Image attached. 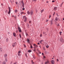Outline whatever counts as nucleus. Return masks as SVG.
Wrapping results in <instances>:
<instances>
[{"label": "nucleus", "instance_id": "34", "mask_svg": "<svg viewBox=\"0 0 64 64\" xmlns=\"http://www.w3.org/2000/svg\"><path fill=\"white\" fill-rule=\"evenodd\" d=\"M19 36H20V38H21V34H19Z\"/></svg>", "mask_w": 64, "mask_h": 64}, {"label": "nucleus", "instance_id": "17", "mask_svg": "<svg viewBox=\"0 0 64 64\" xmlns=\"http://www.w3.org/2000/svg\"><path fill=\"white\" fill-rule=\"evenodd\" d=\"M27 14H28V15H29L30 14V13L29 12V11H28L27 12Z\"/></svg>", "mask_w": 64, "mask_h": 64}, {"label": "nucleus", "instance_id": "56", "mask_svg": "<svg viewBox=\"0 0 64 64\" xmlns=\"http://www.w3.org/2000/svg\"><path fill=\"white\" fill-rule=\"evenodd\" d=\"M45 33V32H43V34H44Z\"/></svg>", "mask_w": 64, "mask_h": 64}, {"label": "nucleus", "instance_id": "26", "mask_svg": "<svg viewBox=\"0 0 64 64\" xmlns=\"http://www.w3.org/2000/svg\"><path fill=\"white\" fill-rule=\"evenodd\" d=\"M49 17V18L50 19V18L51 17V15H50Z\"/></svg>", "mask_w": 64, "mask_h": 64}, {"label": "nucleus", "instance_id": "8", "mask_svg": "<svg viewBox=\"0 0 64 64\" xmlns=\"http://www.w3.org/2000/svg\"><path fill=\"white\" fill-rule=\"evenodd\" d=\"M49 63V60H47V61L45 62V64H48Z\"/></svg>", "mask_w": 64, "mask_h": 64}, {"label": "nucleus", "instance_id": "20", "mask_svg": "<svg viewBox=\"0 0 64 64\" xmlns=\"http://www.w3.org/2000/svg\"><path fill=\"white\" fill-rule=\"evenodd\" d=\"M25 14V13H24V12H21V14L22 15V14Z\"/></svg>", "mask_w": 64, "mask_h": 64}, {"label": "nucleus", "instance_id": "21", "mask_svg": "<svg viewBox=\"0 0 64 64\" xmlns=\"http://www.w3.org/2000/svg\"><path fill=\"white\" fill-rule=\"evenodd\" d=\"M4 56L5 57H6L7 56V55L6 54H5L4 55Z\"/></svg>", "mask_w": 64, "mask_h": 64}, {"label": "nucleus", "instance_id": "16", "mask_svg": "<svg viewBox=\"0 0 64 64\" xmlns=\"http://www.w3.org/2000/svg\"><path fill=\"white\" fill-rule=\"evenodd\" d=\"M6 62H2L3 64H6Z\"/></svg>", "mask_w": 64, "mask_h": 64}, {"label": "nucleus", "instance_id": "58", "mask_svg": "<svg viewBox=\"0 0 64 64\" xmlns=\"http://www.w3.org/2000/svg\"><path fill=\"white\" fill-rule=\"evenodd\" d=\"M16 4H17V2H16Z\"/></svg>", "mask_w": 64, "mask_h": 64}, {"label": "nucleus", "instance_id": "38", "mask_svg": "<svg viewBox=\"0 0 64 64\" xmlns=\"http://www.w3.org/2000/svg\"><path fill=\"white\" fill-rule=\"evenodd\" d=\"M17 64V62H15V63H14V64Z\"/></svg>", "mask_w": 64, "mask_h": 64}, {"label": "nucleus", "instance_id": "5", "mask_svg": "<svg viewBox=\"0 0 64 64\" xmlns=\"http://www.w3.org/2000/svg\"><path fill=\"white\" fill-rule=\"evenodd\" d=\"M53 18H52L50 21V24L51 25H52L53 24Z\"/></svg>", "mask_w": 64, "mask_h": 64}, {"label": "nucleus", "instance_id": "19", "mask_svg": "<svg viewBox=\"0 0 64 64\" xmlns=\"http://www.w3.org/2000/svg\"><path fill=\"white\" fill-rule=\"evenodd\" d=\"M26 25L27 27H28V28H29V24H28V23H27Z\"/></svg>", "mask_w": 64, "mask_h": 64}, {"label": "nucleus", "instance_id": "48", "mask_svg": "<svg viewBox=\"0 0 64 64\" xmlns=\"http://www.w3.org/2000/svg\"><path fill=\"white\" fill-rule=\"evenodd\" d=\"M17 32H18L17 30H16V33H17Z\"/></svg>", "mask_w": 64, "mask_h": 64}, {"label": "nucleus", "instance_id": "29", "mask_svg": "<svg viewBox=\"0 0 64 64\" xmlns=\"http://www.w3.org/2000/svg\"><path fill=\"white\" fill-rule=\"evenodd\" d=\"M17 10H15V12H16V13L17 12Z\"/></svg>", "mask_w": 64, "mask_h": 64}, {"label": "nucleus", "instance_id": "49", "mask_svg": "<svg viewBox=\"0 0 64 64\" xmlns=\"http://www.w3.org/2000/svg\"><path fill=\"white\" fill-rule=\"evenodd\" d=\"M25 10V8H23V10Z\"/></svg>", "mask_w": 64, "mask_h": 64}, {"label": "nucleus", "instance_id": "47", "mask_svg": "<svg viewBox=\"0 0 64 64\" xmlns=\"http://www.w3.org/2000/svg\"><path fill=\"white\" fill-rule=\"evenodd\" d=\"M1 50V48H0V51H2V50Z\"/></svg>", "mask_w": 64, "mask_h": 64}, {"label": "nucleus", "instance_id": "9", "mask_svg": "<svg viewBox=\"0 0 64 64\" xmlns=\"http://www.w3.org/2000/svg\"><path fill=\"white\" fill-rule=\"evenodd\" d=\"M12 46L14 47L15 46V43H13L12 44Z\"/></svg>", "mask_w": 64, "mask_h": 64}, {"label": "nucleus", "instance_id": "18", "mask_svg": "<svg viewBox=\"0 0 64 64\" xmlns=\"http://www.w3.org/2000/svg\"><path fill=\"white\" fill-rule=\"evenodd\" d=\"M10 2L12 3V2H14V0H11Z\"/></svg>", "mask_w": 64, "mask_h": 64}, {"label": "nucleus", "instance_id": "12", "mask_svg": "<svg viewBox=\"0 0 64 64\" xmlns=\"http://www.w3.org/2000/svg\"><path fill=\"white\" fill-rule=\"evenodd\" d=\"M34 46V47H38V46H37V45H36V44H34L33 45Z\"/></svg>", "mask_w": 64, "mask_h": 64}, {"label": "nucleus", "instance_id": "45", "mask_svg": "<svg viewBox=\"0 0 64 64\" xmlns=\"http://www.w3.org/2000/svg\"><path fill=\"white\" fill-rule=\"evenodd\" d=\"M31 21H30L29 22V23H31Z\"/></svg>", "mask_w": 64, "mask_h": 64}, {"label": "nucleus", "instance_id": "2", "mask_svg": "<svg viewBox=\"0 0 64 64\" xmlns=\"http://www.w3.org/2000/svg\"><path fill=\"white\" fill-rule=\"evenodd\" d=\"M60 41L61 42H64V40H63V39L62 38H60Z\"/></svg>", "mask_w": 64, "mask_h": 64}, {"label": "nucleus", "instance_id": "25", "mask_svg": "<svg viewBox=\"0 0 64 64\" xmlns=\"http://www.w3.org/2000/svg\"><path fill=\"white\" fill-rule=\"evenodd\" d=\"M36 0H32V1L33 2H36Z\"/></svg>", "mask_w": 64, "mask_h": 64}, {"label": "nucleus", "instance_id": "59", "mask_svg": "<svg viewBox=\"0 0 64 64\" xmlns=\"http://www.w3.org/2000/svg\"><path fill=\"white\" fill-rule=\"evenodd\" d=\"M55 12H54V13L53 14V15H54V14H55Z\"/></svg>", "mask_w": 64, "mask_h": 64}, {"label": "nucleus", "instance_id": "1", "mask_svg": "<svg viewBox=\"0 0 64 64\" xmlns=\"http://www.w3.org/2000/svg\"><path fill=\"white\" fill-rule=\"evenodd\" d=\"M23 19L25 22H26V21H27V18L26 16H23Z\"/></svg>", "mask_w": 64, "mask_h": 64}, {"label": "nucleus", "instance_id": "42", "mask_svg": "<svg viewBox=\"0 0 64 64\" xmlns=\"http://www.w3.org/2000/svg\"><path fill=\"white\" fill-rule=\"evenodd\" d=\"M40 36L41 37H42V34H41L40 35Z\"/></svg>", "mask_w": 64, "mask_h": 64}, {"label": "nucleus", "instance_id": "4", "mask_svg": "<svg viewBox=\"0 0 64 64\" xmlns=\"http://www.w3.org/2000/svg\"><path fill=\"white\" fill-rule=\"evenodd\" d=\"M21 3L22 4V7L23 8H24V2L23 1V0L21 2Z\"/></svg>", "mask_w": 64, "mask_h": 64}, {"label": "nucleus", "instance_id": "50", "mask_svg": "<svg viewBox=\"0 0 64 64\" xmlns=\"http://www.w3.org/2000/svg\"><path fill=\"white\" fill-rule=\"evenodd\" d=\"M55 2V1L54 0L52 1V2Z\"/></svg>", "mask_w": 64, "mask_h": 64}, {"label": "nucleus", "instance_id": "57", "mask_svg": "<svg viewBox=\"0 0 64 64\" xmlns=\"http://www.w3.org/2000/svg\"><path fill=\"white\" fill-rule=\"evenodd\" d=\"M38 45H39V44H40V43H38Z\"/></svg>", "mask_w": 64, "mask_h": 64}, {"label": "nucleus", "instance_id": "7", "mask_svg": "<svg viewBox=\"0 0 64 64\" xmlns=\"http://www.w3.org/2000/svg\"><path fill=\"white\" fill-rule=\"evenodd\" d=\"M54 10L56 11V10H57V8L56 7H55L54 8Z\"/></svg>", "mask_w": 64, "mask_h": 64}, {"label": "nucleus", "instance_id": "51", "mask_svg": "<svg viewBox=\"0 0 64 64\" xmlns=\"http://www.w3.org/2000/svg\"><path fill=\"white\" fill-rule=\"evenodd\" d=\"M58 60V59H57V61H58V62L59 61V60Z\"/></svg>", "mask_w": 64, "mask_h": 64}, {"label": "nucleus", "instance_id": "35", "mask_svg": "<svg viewBox=\"0 0 64 64\" xmlns=\"http://www.w3.org/2000/svg\"><path fill=\"white\" fill-rule=\"evenodd\" d=\"M28 52H31V51L30 50H29L28 51Z\"/></svg>", "mask_w": 64, "mask_h": 64}, {"label": "nucleus", "instance_id": "64", "mask_svg": "<svg viewBox=\"0 0 64 64\" xmlns=\"http://www.w3.org/2000/svg\"><path fill=\"white\" fill-rule=\"evenodd\" d=\"M41 52H40V54H41Z\"/></svg>", "mask_w": 64, "mask_h": 64}, {"label": "nucleus", "instance_id": "55", "mask_svg": "<svg viewBox=\"0 0 64 64\" xmlns=\"http://www.w3.org/2000/svg\"><path fill=\"white\" fill-rule=\"evenodd\" d=\"M32 64H33H33H34V62H32Z\"/></svg>", "mask_w": 64, "mask_h": 64}, {"label": "nucleus", "instance_id": "15", "mask_svg": "<svg viewBox=\"0 0 64 64\" xmlns=\"http://www.w3.org/2000/svg\"><path fill=\"white\" fill-rule=\"evenodd\" d=\"M33 60H34V59H35V58H36V57H35V56H33Z\"/></svg>", "mask_w": 64, "mask_h": 64}, {"label": "nucleus", "instance_id": "60", "mask_svg": "<svg viewBox=\"0 0 64 64\" xmlns=\"http://www.w3.org/2000/svg\"><path fill=\"white\" fill-rule=\"evenodd\" d=\"M57 24V23H55L56 25Z\"/></svg>", "mask_w": 64, "mask_h": 64}, {"label": "nucleus", "instance_id": "62", "mask_svg": "<svg viewBox=\"0 0 64 64\" xmlns=\"http://www.w3.org/2000/svg\"><path fill=\"white\" fill-rule=\"evenodd\" d=\"M42 55H43V54H44L43 53H42Z\"/></svg>", "mask_w": 64, "mask_h": 64}, {"label": "nucleus", "instance_id": "31", "mask_svg": "<svg viewBox=\"0 0 64 64\" xmlns=\"http://www.w3.org/2000/svg\"><path fill=\"white\" fill-rule=\"evenodd\" d=\"M41 41H40L39 42L40 43V44H42V42H41Z\"/></svg>", "mask_w": 64, "mask_h": 64}, {"label": "nucleus", "instance_id": "10", "mask_svg": "<svg viewBox=\"0 0 64 64\" xmlns=\"http://www.w3.org/2000/svg\"><path fill=\"white\" fill-rule=\"evenodd\" d=\"M30 14L31 15H32L33 14V11H31L30 13Z\"/></svg>", "mask_w": 64, "mask_h": 64}, {"label": "nucleus", "instance_id": "13", "mask_svg": "<svg viewBox=\"0 0 64 64\" xmlns=\"http://www.w3.org/2000/svg\"><path fill=\"white\" fill-rule=\"evenodd\" d=\"M55 20L56 21H58V20H59V18H57L56 17V18Z\"/></svg>", "mask_w": 64, "mask_h": 64}, {"label": "nucleus", "instance_id": "40", "mask_svg": "<svg viewBox=\"0 0 64 64\" xmlns=\"http://www.w3.org/2000/svg\"><path fill=\"white\" fill-rule=\"evenodd\" d=\"M57 26H59V24H57Z\"/></svg>", "mask_w": 64, "mask_h": 64}, {"label": "nucleus", "instance_id": "27", "mask_svg": "<svg viewBox=\"0 0 64 64\" xmlns=\"http://www.w3.org/2000/svg\"><path fill=\"white\" fill-rule=\"evenodd\" d=\"M20 53H21V51H19L18 52V54H20Z\"/></svg>", "mask_w": 64, "mask_h": 64}, {"label": "nucleus", "instance_id": "6", "mask_svg": "<svg viewBox=\"0 0 64 64\" xmlns=\"http://www.w3.org/2000/svg\"><path fill=\"white\" fill-rule=\"evenodd\" d=\"M18 29L19 31L20 32H21V30L20 29V28L19 27H18Z\"/></svg>", "mask_w": 64, "mask_h": 64}, {"label": "nucleus", "instance_id": "44", "mask_svg": "<svg viewBox=\"0 0 64 64\" xmlns=\"http://www.w3.org/2000/svg\"><path fill=\"white\" fill-rule=\"evenodd\" d=\"M41 42H43V41H44V40H41Z\"/></svg>", "mask_w": 64, "mask_h": 64}, {"label": "nucleus", "instance_id": "28", "mask_svg": "<svg viewBox=\"0 0 64 64\" xmlns=\"http://www.w3.org/2000/svg\"><path fill=\"white\" fill-rule=\"evenodd\" d=\"M6 42H8V38H6Z\"/></svg>", "mask_w": 64, "mask_h": 64}, {"label": "nucleus", "instance_id": "54", "mask_svg": "<svg viewBox=\"0 0 64 64\" xmlns=\"http://www.w3.org/2000/svg\"><path fill=\"white\" fill-rule=\"evenodd\" d=\"M36 46H34V49H35V48H36Z\"/></svg>", "mask_w": 64, "mask_h": 64}, {"label": "nucleus", "instance_id": "39", "mask_svg": "<svg viewBox=\"0 0 64 64\" xmlns=\"http://www.w3.org/2000/svg\"><path fill=\"white\" fill-rule=\"evenodd\" d=\"M36 50V49H34V50H33L34 51H35Z\"/></svg>", "mask_w": 64, "mask_h": 64}, {"label": "nucleus", "instance_id": "36", "mask_svg": "<svg viewBox=\"0 0 64 64\" xmlns=\"http://www.w3.org/2000/svg\"><path fill=\"white\" fill-rule=\"evenodd\" d=\"M49 21V20H46V22H48V21Z\"/></svg>", "mask_w": 64, "mask_h": 64}, {"label": "nucleus", "instance_id": "41", "mask_svg": "<svg viewBox=\"0 0 64 64\" xmlns=\"http://www.w3.org/2000/svg\"><path fill=\"white\" fill-rule=\"evenodd\" d=\"M39 47L40 48H41V46H40V45L39 46Z\"/></svg>", "mask_w": 64, "mask_h": 64}, {"label": "nucleus", "instance_id": "33", "mask_svg": "<svg viewBox=\"0 0 64 64\" xmlns=\"http://www.w3.org/2000/svg\"><path fill=\"white\" fill-rule=\"evenodd\" d=\"M30 48H33V46H30Z\"/></svg>", "mask_w": 64, "mask_h": 64}, {"label": "nucleus", "instance_id": "14", "mask_svg": "<svg viewBox=\"0 0 64 64\" xmlns=\"http://www.w3.org/2000/svg\"><path fill=\"white\" fill-rule=\"evenodd\" d=\"M13 34L14 37H15L16 36V33H15L14 32L13 33Z\"/></svg>", "mask_w": 64, "mask_h": 64}, {"label": "nucleus", "instance_id": "61", "mask_svg": "<svg viewBox=\"0 0 64 64\" xmlns=\"http://www.w3.org/2000/svg\"><path fill=\"white\" fill-rule=\"evenodd\" d=\"M24 47H26V46H25V45H24Z\"/></svg>", "mask_w": 64, "mask_h": 64}, {"label": "nucleus", "instance_id": "11", "mask_svg": "<svg viewBox=\"0 0 64 64\" xmlns=\"http://www.w3.org/2000/svg\"><path fill=\"white\" fill-rule=\"evenodd\" d=\"M51 63L52 64H54V62L53 60H52L51 61Z\"/></svg>", "mask_w": 64, "mask_h": 64}, {"label": "nucleus", "instance_id": "37", "mask_svg": "<svg viewBox=\"0 0 64 64\" xmlns=\"http://www.w3.org/2000/svg\"><path fill=\"white\" fill-rule=\"evenodd\" d=\"M26 36H28V34L27 33L26 34Z\"/></svg>", "mask_w": 64, "mask_h": 64}, {"label": "nucleus", "instance_id": "24", "mask_svg": "<svg viewBox=\"0 0 64 64\" xmlns=\"http://www.w3.org/2000/svg\"><path fill=\"white\" fill-rule=\"evenodd\" d=\"M43 12H44V10L43 9H42V10H41V12L42 13Z\"/></svg>", "mask_w": 64, "mask_h": 64}, {"label": "nucleus", "instance_id": "30", "mask_svg": "<svg viewBox=\"0 0 64 64\" xmlns=\"http://www.w3.org/2000/svg\"><path fill=\"white\" fill-rule=\"evenodd\" d=\"M5 60L6 61V62H7L8 60H7V58H5Z\"/></svg>", "mask_w": 64, "mask_h": 64}, {"label": "nucleus", "instance_id": "63", "mask_svg": "<svg viewBox=\"0 0 64 64\" xmlns=\"http://www.w3.org/2000/svg\"><path fill=\"white\" fill-rule=\"evenodd\" d=\"M46 3H48V2L46 1Z\"/></svg>", "mask_w": 64, "mask_h": 64}, {"label": "nucleus", "instance_id": "32", "mask_svg": "<svg viewBox=\"0 0 64 64\" xmlns=\"http://www.w3.org/2000/svg\"><path fill=\"white\" fill-rule=\"evenodd\" d=\"M18 56H21V54H18Z\"/></svg>", "mask_w": 64, "mask_h": 64}, {"label": "nucleus", "instance_id": "46", "mask_svg": "<svg viewBox=\"0 0 64 64\" xmlns=\"http://www.w3.org/2000/svg\"><path fill=\"white\" fill-rule=\"evenodd\" d=\"M59 33L61 34V33H62V32H60Z\"/></svg>", "mask_w": 64, "mask_h": 64}, {"label": "nucleus", "instance_id": "43", "mask_svg": "<svg viewBox=\"0 0 64 64\" xmlns=\"http://www.w3.org/2000/svg\"><path fill=\"white\" fill-rule=\"evenodd\" d=\"M37 10H36V12L37 13Z\"/></svg>", "mask_w": 64, "mask_h": 64}, {"label": "nucleus", "instance_id": "53", "mask_svg": "<svg viewBox=\"0 0 64 64\" xmlns=\"http://www.w3.org/2000/svg\"><path fill=\"white\" fill-rule=\"evenodd\" d=\"M44 58H45V56H44Z\"/></svg>", "mask_w": 64, "mask_h": 64}, {"label": "nucleus", "instance_id": "3", "mask_svg": "<svg viewBox=\"0 0 64 64\" xmlns=\"http://www.w3.org/2000/svg\"><path fill=\"white\" fill-rule=\"evenodd\" d=\"M9 12H8V14H10L11 12V8L10 7H8Z\"/></svg>", "mask_w": 64, "mask_h": 64}, {"label": "nucleus", "instance_id": "22", "mask_svg": "<svg viewBox=\"0 0 64 64\" xmlns=\"http://www.w3.org/2000/svg\"><path fill=\"white\" fill-rule=\"evenodd\" d=\"M27 40L28 41V43H30V40H29L28 39Z\"/></svg>", "mask_w": 64, "mask_h": 64}, {"label": "nucleus", "instance_id": "23", "mask_svg": "<svg viewBox=\"0 0 64 64\" xmlns=\"http://www.w3.org/2000/svg\"><path fill=\"white\" fill-rule=\"evenodd\" d=\"M46 47L47 48H48L49 47V46H48V45L46 46Z\"/></svg>", "mask_w": 64, "mask_h": 64}, {"label": "nucleus", "instance_id": "52", "mask_svg": "<svg viewBox=\"0 0 64 64\" xmlns=\"http://www.w3.org/2000/svg\"><path fill=\"white\" fill-rule=\"evenodd\" d=\"M8 34H10V32H8Z\"/></svg>", "mask_w": 64, "mask_h": 64}]
</instances>
